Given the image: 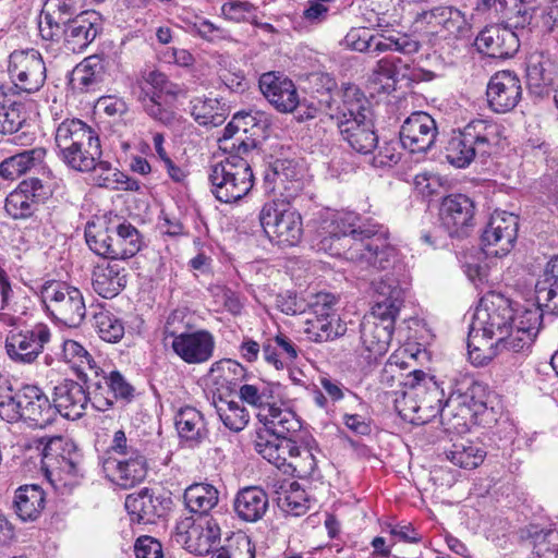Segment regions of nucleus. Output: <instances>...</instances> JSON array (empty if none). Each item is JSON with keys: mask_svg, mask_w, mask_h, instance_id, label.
Returning a JSON list of instances; mask_svg holds the SVG:
<instances>
[{"mask_svg": "<svg viewBox=\"0 0 558 558\" xmlns=\"http://www.w3.org/2000/svg\"><path fill=\"white\" fill-rule=\"evenodd\" d=\"M353 211L338 213L324 221L323 229L332 241V254L344 258L361 269L385 270L397 259V247L389 240L388 230L378 223L362 225Z\"/></svg>", "mask_w": 558, "mask_h": 558, "instance_id": "obj_1", "label": "nucleus"}, {"mask_svg": "<svg viewBox=\"0 0 558 558\" xmlns=\"http://www.w3.org/2000/svg\"><path fill=\"white\" fill-rule=\"evenodd\" d=\"M513 310L508 299L497 293L483 296L476 306L468 336L469 359L475 366L488 364L511 350Z\"/></svg>", "mask_w": 558, "mask_h": 558, "instance_id": "obj_2", "label": "nucleus"}, {"mask_svg": "<svg viewBox=\"0 0 558 558\" xmlns=\"http://www.w3.org/2000/svg\"><path fill=\"white\" fill-rule=\"evenodd\" d=\"M376 301L360 325L361 356L366 363L377 361L388 351L396 317L402 306L404 291L390 277L374 282Z\"/></svg>", "mask_w": 558, "mask_h": 558, "instance_id": "obj_3", "label": "nucleus"}, {"mask_svg": "<svg viewBox=\"0 0 558 558\" xmlns=\"http://www.w3.org/2000/svg\"><path fill=\"white\" fill-rule=\"evenodd\" d=\"M341 138L356 153L369 154L378 145L371 104L361 89L348 84L342 87L341 102L336 113Z\"/></svg>", "mask_w": 558, "mask_h": 558, "instance_id": "obj_4", "label": "nucleus"}, {"mask_svg": "<svg viewBox=\"0 0 558 558\" xmlns=\"http://www.w3.org/2000/svg\"><path fill=\"white\" fill-rule=\"evenodd\" d=\"M500 136V126L497 123L482 119L472 120L462 130L452 133L446 146V159L456 168H465L476 156L490 155Z\"/></svg>", "mask_w": 558, "mask_h": 558, "instance_id": "obj_5", "label": "nucleus"}, {"mask_svg": "<svg viewBox=\"0 0 558 558\" xmlns=\"http://www.w3.org/2000/svg\"><path fill=\"white\" fill-rule=\"evenodd\" d=\"M208 179L216 199L226 204L242 199L254 185L251 165L242 156H227L213 165Z\"/></svg>", "mask_w": 558, "mask_h": 558, "instance_id": "obj_6", "label": "nucleus"}, {"mask_svg": "<svg viewBox=\"0 0 558 558\" xmlns=\"http://www.w3.org/2000/svg\"><path fill=\"white\" fill-rule=\"evenodd\" d=\"M180 97H185V90L159 71H150L144 76L137 96L144 111L165 125L177 121L175 101Z\"/></svg>", "mask_w": 558, "mask_h": 558, "instance_id": "obj_7", "label": "nucleus"}, {"mask_svg": "<svg viewBox=\"0 0 558 558\" xmlns=\"http://www.w3.org/2000/svg\"><path fill=\"white\" fill-rule=\"evenodd\" d=\"M46 313L68 327H78L85 318L83 293L75 287L57 280L44 282L38 290Z\"/></svg>", "mask_w": 558, "mask_h": 558, "instance_id": "obj_8", "label": "nucleus"}, {"mask_svg": "<svg viewBox=\"0 0 558 558\" xmlns=\"http://www.w3.org/2000/svg\"><path fill=\"white\" fill-rule=\"evenodd\" d=\"M485 389L480 384H472L466 391L452 392L445 401L441 424L449 433L462 434L469 429L475 415L487 408Z\"/></svg>", "mask_w": 558, "mask_h": 558, "instance_id": "obj_9", "label": "nucleus"}, {"mask_svg": "<svg viewBox=\"0 0 558 558\" xmlns=\"http://www.w3.org/2000/svg\"><path fill=\"white\" fill-rule=\"evenodd\" d=\"M259 221L268 239L278 245L294 246L302 238L301 215L286 203H266L260 209Z\"/></svg>", "mask_w": 558, "mask_h": 558, "instance_id": "obj_10", "label": "nucleus"}, {"mask_svg": "<svg viewBox=\"0 0 558 558\" xmlns=\"http://www.w3.org/2000/svg\"><path fill=\"white\" fill-rule=\"evenodd\" d=\"M43 448V468L48 476H56L64 485L73 484L81 472L82 457L75 445L66 438H48Z\"/></svg>", "mask_w": 558, "mask_h": 558, "instance_id": "obj_11", "label": "nucleus"}, {"mask_svg": "<svg viewBox=\"0 0 558 558\" xmlns=\"http://www.w3.org/2000/svg\"><path fill=\"white\" fill-rule=\"evenodd\" d=\"M220 526L213 517L185 518L175 527L174 541L187 551L207 555L220 543Z\"/></svg>", "mask_w": 558, "mask_h": 558, "instance_id": "obj_12", "label": "nucleus"}, {"mask_svg": "<svg viewBox=\"0 0 558 558\" xmlns=\"http://www.w3.org/2000/svg\"><path fill=\"white\" fill-rule=\"evenodd\" d=\"M8 73L13 86L21 93L38 92L46 81V65L35 49L14 50L9 56Z\"/></svg>", "mask_w": 558, "mask_h": 558, "instance_id": "obj_13", "label": "nucleus"}, {"mask_svg": "<svg viewBox=\"0 0 558 558\" xmlns=\"http://www.w3.org/2000/svg\"><path fill=\"white\" fill-rule=\"evenodd\" d=\"M86 384L92 395V407L97 411L109 410L117 399L130 402L133 398L134 388L118 371L107 373L98 366L92 376L87 375Z\"/></svg>", "mask_w": 558, "mask_h": 558, "instance_id": "obj_14", "label": "nucleus"}, {"mask_svg": "<svg viewBox=\"0 0 558 558\" xmlns=\"http://www.w3.org/2000/svg\"><path fill=\"white\" fill-rule=\"evenodd\" d=\"M50 339V328L39 323L29 329L10 331L5 338V351L13 362L32 364L43 353Z\"/></svg>", "mask_w": 558, "mask_h": 558, "instance_id": "obj_15", "label": "nucleus"}, {"mask_svg": "<svg viewBox=\"0 0 558 558\" xmlns=\"http://www.w3.org/2000/svg\"><path fill=\"white\" fill-rule=\"evenodd\" d=\"M518 229V216L502 210H495L482 234L485 254L496 257L507 255L514 245Z\"/></svg>", "mask_w": 558, "mask_h": 558, "instance_id": "obj_16", "label": "nucleus"}, {"mask_svg": "<svg viewBox=\"0 0 558 558\" xmlns=\"http://www.w3.org/2000/svg\"><path fill=\"white\" fill-rule=\"evenodd\" d=\"M302 169L293 160H277L265 174L264 186L281 203L289 204L303 189Z\"/></svg>", "mask_w": 558, "mask_h": 558, "instance_id": "obj_17", "label": "nucleus"}, {"mask_svg": "<svg viewBox=\"0 0 558 558\" xmlns=\"http://www.w3.org/2000/svg\"><path fill=\"white\" fill-rule=\"evenodd\" d=\"M17 421L23 420L33 427L45 428L56 420V408L44 391L25 385L17 391Z\"/></svg>", "mask_w": 558, "mask_h": 558, "instance_id": "obj_18", "label": "nucleus"}, {"mask_svg": "<svg viewBox=\"0 0 558 558\" xmlns=\"http://www.w3.org/2000/svg\"><path fill=\"white\" fill-rule=\"evenodd\" d=\"M488 107L496 113L512 111L522 98V85L512 71H498L489 80L486 88Z\"/></svg>", "mask_w": 558, "mask_h": 558, "instance_id": "obj_19", "label": "nucleus"}, {"mask_svg": "<svg viewBox=\"0 0 558 558\" xmlns=\"http://www.w3.org/2000/svg\"><path fill=\"white\" fill-rule=\"evenodd\" d=\"M474 203L464 194H450L442 198L439 221L450 236L461 238L473 226Z\"/></svg>", "mask_w": 558, "mask_h": 558, "instance_id": "obj_20", "label": "nucleus"}, {"mask_svg": "<svg viewBox=\"0 0 558 558\" xmlns=\"http://www.w3.org/2000/svg\"><path fill=\"white\" fill-rule=\"evenodd\" d=\"M177 356L189 365L204 364L210 361L216 349L215 336L207 329L183 332L171 341Z\"/></svg>", "mask_w": 558, "mask_h": 558, "instance_id": "obj_21", "label": "nucleus"}, {"mask_svg": "<svg viewBox=\"0 0 558 558\" xmlns=\"http://www.w3.org/2000/svg\"><path fill=\"white\" fill-rule=\"evenodd\" d=\"M437 134L433 117L424 111H416L402 123L400 143L411 153H426L434 145Z\"/></svg>", "mask_w": 558, "mask_h": 558, "instance_id": "obj_22", "label": "nucleus"}, {"mask_svg": "<svg viewBox=\"0 0 558 558\" xmlns=\"http://www.w3.org/2000/svg\"><path fill=\"white\" fill-rule=\"evenodd\" d=\"M101 466L106 477L124 489L140 484L147 474V461L142 452H131L126 459L102 457Z\"/></svg>", "mask_w": 558, "mask_h": 558, "instance_id": "obj_23", "label": "nucleus"}, {"mask_svg": "<svg viewBox=\"0 0 558 558\" xmlns=\"http://www.w3.org/2000/svg\"><path fill=\"white\" fill-rule=\"evenodd\" d=\"M543 305H531L513 313L511 350L513 353L525 354L536 338L543 322Z\"/></svg>", "mask_w": 558, "mask_h": 558, "instance_id": "obj_24", "label": "nucleus"}, {"mask_svg": "<svg viewBox=\"0 0 558 558\" xmlns=\"http://www.w3.org/2000/svg\"><path fill=\"white\" fill-rule=\"evenodd\" d=\"M259 89L264 97L279 112H292L299 105V95L294 83L279 72H267L260 75Z\"/></svg>", "mask_w": 558, "mask_h": 558, "instance_id": "obj_25", "label": "nucleus"}, {"mask_svg": "<svg viewBox=\"0 0 558 558\" xmlns=\"http://www.w3.org/2000/svg\"><path fill=\"white\" fill-rule=\"evenodd\" d=\"M477 49L492 58H509L519 49V39L511 26L504 24L487 25L476 36Z\"/></svg>", "mask_w": 558, "mask_h": 558, "instance_id": "obj_26", "label": "nucleus"}, {"mask_svg": "<svg viewBox=\"0 0 558 558\" xmlns=\"http://www.w3.org/2000/svg\"><path fill=\"white\" fill-rule=\"evenodd\" d=\"M46 196L45 187L38 178L23 180L5 198L4 209L13 219L31 217L37 205Z\"/></svg>", "mask_w": 558, "mask_h": 558, "instance_id": "obj_27", "label": "nucleus"}, {"mask_svg": "<svg viewBox=\"0 0 558 558\" xmlns=\"http://www.w3.org/2000/svg\"><path fill=\"white\" fill-rule=\"evenodd\" d=\"M92 404L90 391L86 392L85 388L78 383L65 379L54 387L53 408H56V416L60 413L69 420L81 418L88 405Z\"/></svg>", "mask_w": 558, "mask_h": 558, "instance_id": "obj_28", "label": "nucleus"}, {"mask_svg": "<svg viewBox=\"0 0 558 558\" xmlns=\"http://www.w3.org/2000/svg\"><path fill=\"white\" fill-rule=\"evenodd\" d=\"M408 377H413L418 399V424H426L437 415L441 417L445 392L436 381L428 378L423 371H413Z\"/></svg>", "mask_w": 558, "mask_h": 558, "instance_id": "obj_29", "label": "nucleus"}, {"mask_svg": "<svg viewBox=\"0 0 558 558\" xmlns=\"http://www.w3.org/2000/svg\"><path fill=\"white\" fill-rule=\"evenodd\" d=\"M173 421L180 442L185 447H199L208 438L206 420L196 408L180 407L174 413Z\"/></svg>", "mask_w": 558, "mask_h": 558, "instance_id": "obj_30", "label": "nucleus"}, {"mask_svg": "<svg viewBox=\"0 0 558 558\" xmlns=\"http://www.w3.org/2000/svg\"><path fill=\"white\" fill-rule=\"evenodd\" d=\"M73 0H46L39 15L38 28L43 39L54 40L74 19Z\"/></svg>", "mask_w": 558, "mask_h": 558, "instance_id": "obj_31", "label": "nucleus"}, {"mask_svg": "<svg viewBox=\"0 0 558 558\" xmlns=\"http://www.w3.org/2000/svg\"><path fill=\"white\" fill-rule=\"evenodd\" d=\"M417 22H425L433 28L440 27L458 38L469 37L471 25L465 14L453 7H437L417 14Z\"/></svg>", "mask_w": 558, "mask_h": 558, "instance_id": "obj_32", "label": "nucleus"}, {"mask_svg": "<svg viewBox=\"0 0 558 558\" xmlns=\"http://www.w3.org/2000/svg\"><path fill=\"white\" fill-rule=\"evenodd\" d=\"M46 156L47 149L39 146L8 157L0 163V177L13 181L38 168L43 170L44 174L51 177L52 171L44 165Z\"/></svg>", "mask_w": 558, "mask_h": 558, "instance_id": "obj_33", "label": "nucleus"}, {"mask_svg": "<svg viewBox=\"0 0 558 558\" xmlns=\"http://www.w3.org/2000/svg\"><path fill=\"white\" fill-rule=\"evenodd\" d=\"M126 282L128 271L119 262L101 263L93 270V289L105 299L117 296L125 288Z\"/></svg>", "mask_w": 558, "mask_h": 558, "instance_id": "obj_34", "label": "nucleus"}, {"mask_svg": "<svg viewBox=\"0 0 558 558\" xmlns=\"http://www.w3.org/2000/svg\"><path fill=\"white\" fill-rule=\"evenodd\" d=\"M61 34L65 49L73 53H81L98 35L96 17L89 13L80 14L62 29Z\"/></svg>", "mask_w": 558, "mask_h": 558, "instance_id": "obj_35", "label": "nucleus"}, {"mask_svg": "<svg viewBox=\"0 0 558 558\" xmlns=\"http://www.w3.org/2000/svg\"><path fill=\"white\" fill-rule=\"evenodd\" d=\"M268 495L258 486H247L240 489L233 499V511L243 522L259 521L267 512Z\"/></svg>", "mask_w": 558, "mask_h": 558, "instance_id": "obj_36", "label": "nucleus"}, {"mask_svg": "<svg viewBox=\"0 0 558 558\" xmlns=\"http://www.w3.org/2000/svg\"><path fill=\"white\" fill-rule=\"evenodd\" d=\"M258 421L265 426L266 432L278 438H286L298 433L302 425L296 414L275 401L266 410L257 412Z\"/></svg>", "mask_w": 558, "mask_h": 558, "instance_id": "obj_37", "label": "nucleus"}, {"mask_svg": "<svg viewBox=\"0 0 558 558\" xmlns=\"http://www.w3.org/2000/svg\"><path fill=\"white\" fill-rule=\"evenodd\" d=\"M352 39V48L357 51H398L404 54L417 52L420 44L411 39L409 36L402 35L398 37H374L362 38L356 32H351L347 36V40Z\"/></svg>", "mask_w": 558, "mask_h": 558, "instance_id": "obj_38", "label": "nucleus"}, {"mask_svg": "<svg viewBox=\"0 0 558 558\" xmlns=\"http://www.w3.org/2000/svg\"><path fill=\"white\" fill-rule=\"evenodd\" d=\"M45 505V490L39 485L26 484L15 490L12 509L22 522H34L40 517Z\"/></svg>", "mask_w": 558, "mask_h": 558, "instance_id": "obj_39", "label": "nucleus"}, {"mask_svg": "<svg viewBox=\"0 0 558 558\" xmlns=\"http://www.w3.org/2000/svg\"><path fill=\"white\" fill-rule=\"evenodd\" d=\"M97 133L85 122L78 119H65L56 130V144L59 154L66 153L70 157L72 148H80L84 143L90 145L92 138Z\"/></svg>", "mask_w": 558, "mask_h": 558, "instance_id": "obj_40", "label": "nucleus"}, {"mask_svg": "<svg viewBox=\"0 0 558 558\" xmlns=\"http://www.w3.org/2000/svg\"><path fill=\"white\" fill-rule=\"evenodd\" d=\"M107 77L105 59L98 54L85 58L73 70L71 83L82 93L94 92Z\"/></svg>", "mask_w": 558, "mask_h": 558, "instance_id": "obj_41", "label": "nucleus"}, {"mask_svg": "<svg viewBox=\"0 0 558 558\" xmlns=\"http://www.w3.org/2000/svg\"><path fill=\"white\" fill-rule=\"evenodd\" d=\"M536 302L548 313L558 314V254L546 264L542 278L535 286Z\"/></svg>", "mask_w": 558, "mask_h": 558, "instance_id": "obj_42", "label": "nucleus"}, {"mask_svg": "<svg viewBox=\"0 0 558 558\" xmlns=\"http://www.w3.org/2000/svg\"><path fill=\"white\" fill-rule=\"evenodd\" d=\"M125 509L131 520L136 523L150 524L160 517V504L155 499L148 488L136 494H130L125 499Z\"/></svg>", "mask_w": 558, "mask_h": 558, "instance_id": "obj_43", "label": "nucleus"}, {"mask_svg": "<svg viewBox=\"0 0 558 558\" xmlns=\"http://www.w3.org/2000/svg\"><path fill=\"white\" fill-rule=\"evenodd\" d=\"M183 497L190 512L209 517L210 510L218 505L219 492L209 483H194L185 489Z\"/></svg>", "mask_w": 558, "mask_h": 558, "instance_id": "obj_44", "label": "nucleus"}, {"mask_svg": "<svg viewBox=\"0 0 558 558\" xmlns=\"http://www.w3.org/2000/svg\"><path fill=\"white\" fill-rule=\"evenodd\" d=\"M446 459L461 469L473 470L481 465L486 457L484 448L469 439H458L445 449Z\"/></svg>", "mask_w": 558, "mask_h": 558, "instance_id": "obj_45", "label": "nucleus"}, {"mask_svg": "<svg viewBox=\"0 0 558 558\" xmlns=\"http://www.w3.org/2000/svg\"><path fill=\"white\" fill-rule=\"evenodd\" d=\"M214 407L222 424L232 432L243 430L250 422V413L242 401L223 398H214Z\"/></svg>", "mask_w": 558, "mask_h": 558, "instance_id": "obj_46", "label": "nucleus"}, {"mask_svg": "<svg viewBox=\"0 0 558 558\" xmlns=\"http://www.w3.org/2000/svg\"><path fill=\"white\" fill-rule=\"evenodd\" d=\"M90 171H93L94 183L99 187L130 191L138 189L135 181L108 161H95V167Z\"/></svg>", "mask_w": 558, "mask_h": 558, "instance_id": "obj_47", "label": "nucleus"}, {"mask_svg": "<svg viewBox=\"0 0 558 558\" xmlns=\"http://www.w3.org/2000/svg\"><path fill=\"white\" fill-rule=\"evenodd\" d=\"M113 260L133 257L142 247V238L138 230L129 222L120 223L112 229Z\"/></svg>", "mask_w": 558, "mask_h": 558, "instance_id": "obj_48", "label": "nucleus"}, {"mask_svg": "<svg viewBox=\"0 0 558 558\" xmlns=\"http://www.w3.org/2000/svg\"><path fill=\"white\" fill-rule=\"evenodd\" d=\"M277 389V385L259 380L253 384H243L240 387L239 396L242 402L252 405L257 409V412H260L276 401L275 393Z\"/></svg>", "mask_w": 558, "mask_h": 558, "instance_id": "obj_49", "label": "nucleus"}, {"mask_svg": "<svg viewBox=\"0 0 558 558\" xmlns=\"http://www.w3.org/2000/svg\"><path fill=\"white\" fill-rule=\"evenodd\" d=\"M73 153L70 157L66 153L59 154L63 162L76 171H90L95 167V161H98L101 156V148L98 135H95L90 141V145L86 143L80 148H72Z\"/></svg>", "mask_w": 558, "mask_h": 558, "instance_id": "obj_50", "label": "nucleus"}, {"mask_svg": "<svg viewBox=\"0 0 558 558\" xmlns=\"http://www.w3.org/2000/svg\"><path fill=\"white\" fill-rule=\"evenodd\" d=\"M305 332L316 342H324L342 335L345 328L338 316H312L306 319Z\"/></svg>", "mask_w": 558, "mask_h": 558, "instance_id": "obj_51", "label": "nucleus"}, {"mask_svg": "<svg viewBox=\"0 0 558 558\" xmlns=\"http://www.w3.org/2000/svg\"><path fill=\"white\" fill-rule=\"evenodd\" d=\"M191 114L201 125L217 126L225 121L223 109L217 98L195 97L191 100Z\"/></svg>", "mask_w": 558, "mask_h": 558, "instance_id": "obj_52", "label": "nucleus"}, {"mask_svg": "<svg viewBox=\"0 0 558 558\" xmlns=\"http://www.w3.org/2000/svg\"><path fill=\"white\" fill-rule=\"evenodd\" d=\"M62 359L64 362L77 368L87 383V375H93L98 369V365L88 353V351L75 340H65L62 344Z\"/></svg>", "mask_w": 558, "mask_h": 558, "instance_id": "obj_53", "label": "nucleus"}, {"mask_svg": "<svg viewBox=\"0 0 558 558\" xmlns=\"http://www.w3.org/2000/svg\"><path fill=\"white\" fill-rule=\"evenodd\" d=\"M310 504L307 494L295 482L290 483L289 489L278 493V506L290 515L305 514L311 507Z\"/></svg>", "mask_w": 558, "mask_h": 558, "instance_id": "obj_54", "label": "nucleus"}, {"mask_svg": "<svg viewBox=\"0 0 558 558\" xmlns=\"http://www.w3.org/2000/svg\"><path fill=\"white\" fill-rule=\"evenodd\" d=\"M85 239L89 248L97 255L113 260V233L112 229L98 228L95 223H88L85 229Z\"/></svg>", "mask_w": 558, "mask_h": 558, "instance_id": "obj_55", "label": "nucleus"}, {"mask_svg": "<svg viewBox=\"0 0 558 558\" xmlns=\"http://www.w3.org/2000/svg\"><path fill=\"white\" fill-rule=\"evenodd\" d=\"M94 325L99 337L107 342L116 343L124 335L123 323L108 310L101 308L94 314Z\"/></svg>", "mask_w": 558, "mask_h": 558, "instance_id": "obj_56", "label": "nucleus"}, {"mask_svg": "<svg viewBox=\"0 0 558 558\" xmlns=\"http://www.w3.org/2000/svg\"><path fill=\"white\" fill-rule=\"evenodd\" d=\"M410 388L405 391H402L400 396L395 399V409L399 413V415L409 421L412 424H418L417 417L418 415V399L415 395L416 385L413 377H408L405 383Z\"/></svg>", "mask_w": 558, "mask_h": 558, "instance_id": "obj_57", "label": "nucleus"}, {"mask_svg": "<svg viewBox=\"0 0 558 558\" xmlns=\"http://www.w3.org/2000/svg\"><path fill=\"white\" fill-rule=\"evenodd\" d=\"M541 0H514L512 12L508 16V25L523 28L530 25L535 16L541 15Z\"/></svg>", "mask_w": 558, "mask_h": 558, "instance_id": "obj_58", "label": "nucleus"}, {"mask_svg": "<svg viewBox=\"0 0 558 558\" xmlns=\"http://www.w3.org/2000/svg\"><path fill=\"white\" fill-rule=\"evenodd\" d=\"M254 135L255 132L246 135L245 131L240 130L239 134L230 141L218 140L219 148L227 153L228 156H242L246 158L257 146Z\"/></svg>", "mask_w": 558, "mask_h": 558, "instance_id": "obj_59", "label": "nucleus"}, {"mask_svg": "<svg viewBox=\"0 0 558 558\" xmlns=\"http://www.w3.org/2000/svg\"><path fill=\"white\" fill-rule=\"evenodd\" d=\"M289 469L299 477H312L317 469L316 457L312 449L298 446V452L293 453Z\"/></svg>", "mask_w": 558, "mask_h": 558, "instance_id": "obj_60", "label": "nucleus"}, {"mask_svg": "<svg viewBox=\"0 0 558 558\" xmlns=\"http://www.w3.org/2000/svg\"><path fill=\"white\" fill-rule=\"evenodd\" d=\"M256 7L248 1L229 0L221 5V14L226 20L241 23L252 22L255 16Z\"/></svg>", "mask_w": 558, "mask_h": 558, "instance_id": "obj_61", "label": "nucleus"}, {"mask_svg": "<svg viewBox=\"0 0 558 558\" xmlns=\"http://www.w3.org/2000/svg\"><path fill=\"white\" fill-rule=\"evenodd\" d=\"M17 392L14 395L10 381L0 377V417L9 423L17 422Z\"/></svg>", "mask_w": 558, "mask_h": 558, "instance_id": "obj_62", "label": "nucleus"}, {"mask_svg": "<svg viewBox=\"0 0 558 558\" xmlns=\"http://www.w3.org/2000/svg\"><path fill=\"white\" fill-rule=\"evenodd\" d=\"M534 553L538 558H558V531L548 530L536 533Z\"/></svg>", "mask_w": 558, "mask_h": 558, "instance_id": "obj_63", "label": "nucleus"}, {"mask_svg": "<svg viewBox=\"0 0 558 558\" xmlns=\"http://www.w3.org/2000/svg\"><path fill=\"white\" fill-rule=\"evenodd\" d=\"M26 121V114L21 104L14 102L3 112H0V133L12 134L17 132Z\"/></svg>", "mask_w": 558, "mask_h": 558, "instance_id": "obj_64", "label": "nucleus"}]
</instances>
